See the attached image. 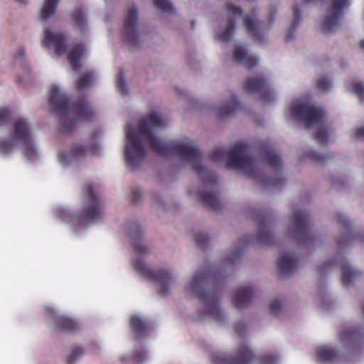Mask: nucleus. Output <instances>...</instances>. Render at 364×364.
I'll return each instance as SVG.
<instances>
[{
    "label": "nucleus",
    "instance_id": "obj_1",
    "mask_svg": "<svg viewBox=\"0 0 364 364\" xmlns=\"http://www.w3.org/2000/svg\"><path fill=\"white\" fill-rule=\"evenodd\" d=\"M164 125L160 114L151 112L141 119L137 132L128 127L126 132L127 144L125 148V159H139L144 156L145 151L139 136L146 139L150 148L156 153L162 155L176 154L182 159H200L201 151L195 141L166 143L156 137L154 129L162 128Z\"/></svg>",
    "mask_w": 364,
    "mask_h": 364
},
{
    "label": "nucleus",
    "instance_id": "obj_2",
    "mask_svg": "<svg viewBox=\"0 0 364 364\" xmlns=\"http://www.w3.org/2000/svg\"><path fill=\"white\" fill-rule=\"evenodd\" d=\"M49 92L48 103L53 113L60 118V132L69 133L78 121L92 119L94 112L85 99L71 102L55 85L50 86Z\"/></svg>",
    "mask_w": 364,
    "mask_h": 364
},
{
    "label": "nucleus",
    "instance_id": "obj_3",
    "mask_svg": "<svg viewBox=\"0 0 364 364\" xmlns=\"http://www.w3.org/2000/svg\"><path fill=\"white\" fill-rule=\"evenodd\" d=\"M223 166L255 179L264 188L280 189L285 184L282 161H225Z\"/></svg>",
    "mask_w": 364,
    "mask_h": 364
},
{
    "label": "nucleus",
    "instance_id": "obj_4",
    "mask_svg": "<svg viewBox=\"0 0 364 364\" xmlns=\"http://www.w3.org/2000/svg\"><path fill=\"white\" fill-rule=\"evenodd\" d=\"M191 162V168L196 174L203 181L204 186L210 190L200 191L198 193L199 198L201 203L213 210H219L222 208V204L219 200L218 194L215 192V186L218 183V178L215 173L205 166L203 161H186Z\"/></svg>",
    "mask_w": 364,
    "mask_h": 364
},
{
    "label": "nucleus",
    "instance_id": "obj_5",
    "mask_svg": "<svg viewBox=\"0 0 364 364\" xmlns=\"http://www.w3.org/2000/svg\"><path fill=\"white\" fill-rule=\"evenodd\" d=\"M210 277L209 272H198L193 277L191 287L193 294L205 305L206 314L220 321L223 316L220 309L219 295L216 292H207L204 289Z\"/></svg>",
    "mask_w": 364,
    "mask_h": 364
},
{
    "label": "nucleus",
    "instance_id": "obj_6",
    "mask_svg": "<svg viewBox=\"0 0 364 364\" xmlns=\"http://www.w3.org/2000/svg\"><path fill=\"white\" fill-rule=\"evenodd\" d=\"M87 199L79 215V222L82 225L101 220L105 215L104 208L99 195L92 185L85 186Z\"/></svg>",
    "mask_w": 364,
    "mask_h": 364
},
{
    "label": "nucleus",
    "instance_id": "obj_7",
    "mask_svg": "<svg viewBox=\"0 0 364 364\" xmlns=\"http://www.w3.org/2000/svg\"><path fill=\"white\" fill-rule=\"evenodd\" d=\"M289 235L298 245L309 246L315 237L310 230L309 215L304 210H296L291 216Z\"/></svg>",
    "mask_w": 364,
    "mask_h": 364
},
{
    "label": "nucleus",
    "instance_id": "obj_8",
    "mask_svg": "<svg viewBox=\"0 0 364 364\" xmlns=\"http://www.w3.org/2000/svg\"><path fill=\"white\" fill-rule=\"evenodd\" d=\"M134 269L149 280L154 281L161 285L158 293L161 296H165L169 293L168 284L172 281L171 274L166 270H154L149 267L143 261L133 262Z\"/></svg>",
    "mask_w": 364,
    "mask_h": 364
},
{
    "label": "nucleus",
    "instance_id": "obj_9",
    "mask_svg": "<svg viewBox=\"0 0 364 364\" xmlns=\"http://www.w3.org/2000/svg\"><path fill=\"white\" fill-rule=\"evenodd\" d=\"M14 135L15 139L24 146L26 157L30 159L38 157L37 149L32 137L31 127L27 119L19 118L14 122Z\"/></svg>",
    "mask_w": 364,
    "mask_h": 364
},
{
    "label": "nucleus",
    "instance_id": "obj_10",
    "mask_svg": "<svg viewBox=\"0 0 364 364\" xmlns=\"http://www.w3.org/2000/svg\"><path fill=\"white\" fill-rule=\"evenodd\" d=\"M324 114L321 107L306 103L295 104L291 107V115L304 122L307 128L321 122Z\"/></svg>",
    "mask_w": 364,
    "mask_h": 364
},
{
    "label": "nucleus",
    "instance_id": "obj_11",
    "mask_svg": "<svg viewBox=\"0 0 364 364\" xmlns=\"http://www.w3.org/2000/svg\"><path fill=\"white\" fill-rule=\"evenodd\" d=\"M277 14V9L271 6L269 11V26L265 27L262 21L257 20V12L255 9H252L251 12L245 15L243 17V24L247 32L251 37L258 43L263 42L262 33L265 29L269 28L270 26L273 23Z\"/></svg>",
    "mask_w": 364,
    "mask_h": 364
},
{
    "label": "nucleus",
    "instance_id": "obj_12",
    "mask_svg": "<svg viewBox=\"0 0 364 364\" xmlns=\"http://www.w3.org/2000/svg\"><path fill=\"white\" fill-rule=\"evenodd\" d=\"M244 89L250 93L259 94L261 100L265 103L274 100V94L263 74H257L248 78L244 83Z\"/></svg>",
    "mask_w": 364,
    "mask_h": 364
},
{
    "label": "nucleus",
    "instance_id": "obj_13",
    "mask_svg": "<svg viewBox=\"0 0 364 364\" xmlns=\"http://www.w3.org/2000/svg\"><path fill=\"white\" fill-rule=\"evenodd\" d=\"M255 356L251 349L246 345H240L238 352L235 355L214 353L211 355V361L213 364H250Z\"/></svg>",
    "mask_w": 364,
    "mask_h": 364
},
{
    "label": "nucleus",
    "instance_id": "obj_14",
    "mask_svg": "<svg viewBox=\"0 0 364 364\" xmlns=\"http://www.w3.org/2000/svg\"><path fill=\"white\" fill-rule=\"evenodd\" d=\"M137 19V9L133 6L128 11L123 27L124 38L132 46H136L139 41V36L136 29Z\"/></svg>",
    "mask_w": 364,
    "mask_h": 364
},
{
    "label": "nucleus",
    "instance_id": "obj_15",
    "mask_svg": "<svg viewBox=\"0 0 364 364\" xmlns=\"http://www.w3.org/2000/svg\"><path fill=\"white\" fill-rule=\"evenodd\" d=\"M247 146L243 143L234 145L230 149L216 148L211 154L210 159H248L246 154Z\"/></svg>",
    "mask_w": 364,
    "mask_h": 364
},
{
    "label": "nucleus",
    "instance_id": "obj_16",
    "mask_svg": "<svg viewBox=\"0 0 364 364\" xmlns=\"http://www.w3.org/2000/svg\"><path fill=\"white\" fill-rule=\"evenodd\" d=\"M44 40L43 45L45 47L53 46L55 53L60 56L67 52V46L65 45V36L63 32L53 33L48 30L44 32Z\"/></svg>",
    "mask_w": 364,
    "mask_h": 364
},
{
    "label": "nucleus",
    "instance_id": "obj_17",
    "mask_svg": "<svg viewBox=\"0 0 364 364\" xmlns=\"http://www.w3.org/2000/svg\"><path fill=\"white\" fill-rule=\"evenodd\" d=\"M337 223L346 230V233L338 241L339 248L350 244L352 241L360 239L364 243V235H357L352 232V228L350 221L341 213L336 215Z\"/></svg>",
    "mask_w": 364,
    "mask_h": 364
},
{
    "label": "nucleus",
    "instance_id": "obj_18",
    "mask_svg": "<svg viewBox=\"0 0 364 364\" xmlns=\"http://www.w3.org/2000/svg\"><path fill=\"white\" fill-rule=\"evenodd\" d=\"M128 234L135 252L139 255L146 254L148 248L141 244L142 231L139 224L136 223L130 224L128 226Z\"/></svg>",
    "mask_w": 364,
    "mask_h": 364
},
{
    "label": "nucleus",
    "instance_id": "obj_19",
    "mask_svg": "<svg viewBox=\"0 0 364 364\" xmlns=\"http://www.w3.org/2000/svg\"><path fill=\"white\" fill-rule=\"evenodd\" d=\"M255 291L250 286L242 287L237 289L232 296V303L237 309L247 306L253 298Z\"/></svg>",
    "mask_w": 364,
    "mask_h": 364
},
{
    "label": "nucleus",
    "instance_id": "obj_20",
    "mask_svg": "<svg viewBox=\"0 0 364 364\" xmlns=\"http://www.w3.org/2000/svg\"><path fill=\"white\" fill-rule=\"evenodd\" d=\"M361 338L359 329L348 328L343 330L339 335L341 343L347 348H355Z\"/></svg>",
    "mask_w": 364,
    "mask_h": 364
},
{
    "label": "nucleus",
    "instance_id": "obj_21",
    "mask_svg": "<svg viewBox=\"0 0 364 364\" xmlns=\"http://www.w3.org/2000/svg\"><path fill=\"white\" fill-rule=\"evenodd\" d=\"M298 259L296 255L285 253L278 260L277 267L280 274H289L296 269Z\"/></svg>",
    "mask_w": 364,
    "mask_h": 364
},
{
    "label": "nucleus",
    "instance_id": "obj_22",
    "mask_svg": "<svg viewBox=\"0 0 364 364\" xmlns=\"http://www.w3.org/2000/svg\"><path fill=\"white\" fill-rule=\"evenodd\" d=\"M233 58L237 63L245 65L249 69L253 68L258 63V59L255 56L247 55L245 49L240 46L235 48Z\"/></svg>",
    "mask_w": 364,
    "mask_h": 364
},
{
    "label": "nucleus",
    "instance_id": "obj_23",
    "mask_svg": "<svg viewBox=\"0 0 364 364\" xmlns=\"http://www.w3.org/2000/svg\"><path fill=\"white\" fill-rule=\"evenodd\" d=\"M269 222L266 218L259 220L258 223L259 234L257 235V241L262 245H273L274 243V237L273 234L269 230Z\"/></svg>",
    "mask_w": 364,
    "mask_h": 364
},
{
    "label": "nucleus",
    "instance_id": "obj_24",
    "mask_svg": "<svg viewBox=\"0 0 364 364\" xmlns=\"http://www.w3.org/2000/svg\"><path fill=\"white\" fill-rule=\"evenodd\" d=\"M316 356L318 362L321 363H336L339 358V354L335 348L326 346L318 348Z\"/></svg>",
    "mask_w": 364,
    "mask_h": 364
},
{
    "label": "nucleus",
    "instance_id": "obj_25",
    "mask_svg": "<svg viewBox=\"0 0 364 364\" xmlns=\"http://www.w3.org/2000/svg\"><path fill=\"white\" fill-rule=\"evenodd\" d=\"M85 48L81 44L75 45L68 55V60L70 66L76 70L80 67V58L84 54Z\"/></svg>",
    "mask_w": 364,
    "mask_h": 364
},
{
    "label": "nucleus",
    "instance_id": "obj_26",
    "mask_svg": "<svg viewBox=\"0 0 364 364\" xmlns=\"http://www.w3.org/2000/svg\"><path fill=\"white\" fill-rule=\"evenodd\" d=\"M342 284L344 287L350 286L354 279L357 278L358 272L350 267L348 263H343L341 264Z\"/></svg>",
    "mask_w": 364,
    "mask_h": 364
},
{
    "label": "nucleus",
    "instance_id": "obj_27",
    "mask_svg": "<svg viewBox=\"0 0 364 364\" xmlns=\"http://www.w3.org/2000/svg\"><path fill=\"white\" fill-rule=\"evenodd\" d=\"M57 328L68 333H73L77 330L76 322L65 316H58L55 320Z\"/></svg>",
    "mask_w": 364,
    "mask_h": 364
},
{
    "label": "nucleus",
    "instance_id": "obj_28",
    "mask_svg": "<svg viewBox=\"0 0 364 364\" xmlns=\"http://www.w3.org/2000/svg\"><path fill=\"white\" fill-rule=\"evenodd\" d=\"M132 331L139 336H144L148 330V323L139 316H132L130 318Z\"/></svg>",
    "mask_w": 364,
    "mask_h": 364
},
{
    "label": "nucleus",
    "instance_id": "obj_29",
    "mask_svg": "<svg viewBox=\"0 0 364 364\" xmlns=\"http://www.w3.org/2000/svg\"><path fill=\"white\" fill-rule=\"evenodd\" d=\"M240 107V104L237 100L236 96L233 95L228 103L218 108V114L222 117L229 116L237 110Z\"/></svg>",
    "mask_w": 364,
    "mask_h": 364
},
{
    "label": "nucleus",
    "instance_id": "obj_30",
    "mask_svg": "<svg viewBox=\"0 0 364 364\" xmlns=\"http://www.w3.org/2000/svg\"><path fill=\"white\" fill-rule=\"evenodd\" d=\"M58 0H45L41 10V19L46 21L55 12Z\"/></svg>",
    "mask_w": 364,
    "mask_h": 364
},
{
    "label": "nucleus",
    "instance_id": "obj_31",
    "mask_svg": "<svg viewBox=\"0 0 364 364\" xmlns=\"http://www.w3.org/2000/svg\"><path fill=\"white\" fill-rule=\"evenodd\" d=\"M87 151V147L80 144H75L70 150L63 156H58L59 159H77L82 157Z\"/></svg>",
    "mask_w": 364,
    "mask_h": 364
},
{
    "label": "nucleus",
    "instance_id": "obj_32",
    "mask_svg": "<svg viewBox=\"0 0 364 364\" xmlns=\"http://www.w3.org/2000/svg\"><path fill=\"white\" fill-rule=\"evenodd\" d=\"M73 20L75 26L80 31H84L87 29V22L85 14L81 7H77L73 14Z\"/></svg>",
    "mask_w": 364,
    "mask_h": 364
},
{
    "label": "nucleus",
    "instance_id": "obj_33",
    "mask_svg": "<svg viewBox=\"0 0 364 364\" xmlns=\"http://www.w3.org/2000/svg\"><path fill=\"white\" fill-rule=\"evenodd\" d=\"M235 20L232 18H229L228 24L225 29L218 36V39L223 43H229L232 37L233 33L235 29Z\"/></svg>",
    "mask_w": 364,
    "mask_h": 364
},
{
    "label": "nucleus",
    "instance_id": "obj_34",
    "mask_svg": "<svg viewBox=\"0 0 364 364\" xmlns=\"http://www.w3.org/2000/svg\"><path fill=\"white\" fill-rule=\"evenodd\" d=\"M17 141L11 137L0 138V153L10 154L17 147Z\"/></svg>",
    "mask_w": 364,
    "mask_h": 364
},
{
    "label": "nucleus",
    "instance_id": "obj_35",
    "mask_svg": "<svg viewBox=\"0 0 364 364\" xmlns=\"http://www.w3.org/2000/svg\"><path fill=\"white\" fill-rule=\"evenodd\" d=\"M292 11L294 20L291 23V31H289L287 36V41H289L293 38V33L296 29L301 20V11L298 5H294L292 7Z\"/></svg>",
    "mask_w": 364,
    "mask_h": 364
},
{
    "label": "nucleus",
    "instance_id": "obj_36",
    "mask_svg": "<svg viewBox=\"0 0 364 364\" xmlns=\"http://www.w3.org/2000/svg\"><path fill=\"white\" fill-rule=\"evenodd\" d=\"M83 353L82 348L79 346H73L70 349V353L66 358L68 364L73 363L78 359Z\"/></svg>",
    "mask_w": 364,
    "mask_h": 364
},
{
    "label": "nucleus",
    "instance_id": "obj_37",
    "mask_svg": "<svg viewBox=\"0 0 364 364\" xmlns=\"http://www.w3.org/2000/svg\"><path fill=\"white\" fill-rule=\"evenodd\" d=\"M92 76L90 73L82 75L76 82V86L79 90H82L88 87L92 82Z\"/></svg>",
    "mask_w": 364,
    "mask_h": 364
},
{
    "label": "nucleus",
    "instance_id": "obj_38",
    "mask_svg": "<svg viewBox=\"0 0 364 364\" xmlns=\"http://www.w3.org/2000/svg\"><path fill=\"white\" fill-rule=\"evenodd\" d=\"M116 87L122 95H127L128 92L124 79V73L122 70L119 73L116 82Z\"/></svg>",
    "mask_w": 364,
    "mask_h": 364
},
{
    "label": "nucleus",
    "instance_id": "obj_39",
    "mask_svg": "<svg viewBox=\"0 0 364 364\" xmlns=\"http://www.w3.org/2000/svg\"><path fill=\"white\" fill-rule=\"evenodd\" d=\"M154 4L156 8L164 13L171 12L173 10L172 4L168 0H154Z\"/></svg>",
    "mask_w": 364,
    "mask_h": 364
},
{
    "label": "nucleus",
    "instance_id": "obj_40",
    "mask_svg": "<svg viewBox=\"0 0 364 364\" xmlns=\"http://www.w3.org/2000/svg\"><path fill=\"white\" fill-rule=\"evenodd\" d=\"M11 119V112L7 107L0 109V126L9 124Z\"/></svg>",
    "mask_w": 364,
    "mask_h": 364
},
{
    "label": "nucleus",
    "instance_id": "obj_41",
    "mask_svg": "<svg viewBox=\"0 0 364 364\" xmlns=\"http://www.w3.org/2000/svg\"><path fill=\"white\" fill-rule=\"evenodd\" d=\"M352 92L363 101L364 100V83L361 82L352 84Z\"/></svg>",
    "mask_w": 364,
    "mask_h": 364
},
{
    "label": "nucleus",
    "instance_id": "obj_42",
    "mask_svg": "<svg viewBox=\"0 0 364 364\" xmlns=\"http://www.w3.org/2000/svg\"><path fill=\"white\" fill-rule=\"evenodd\" d=\"M277 361V355L273 354H267L259 358V364H276Z\"/></svg>",
    "mask_w": 364,
    "mask_h": 364
},
{
    "label": "nucleus",
    "instance_id": "obj_43",
    "mask_svg": "<svg viewBox=\"0 0 364 364\" xmlns=\"http://www.w3.org/2000/svg\"><path fill=\"white\" fill-rule=\"evenodd\" d=\"M194 241L199 247L205 246L208 244L209 238L207 235L203 233H196L193 236Z\"/></svg>",
    "mask_w": 364,
    "mask_h": 364
},
{
    "label": "nucleus",
    "instance_id": "obj_44",
    "mask_svg": "<svg viewBox=\"0 0 364 364\" xmlns=\"http://www.w3.org/2000/svg\"><path fill=\"white\" fill-rule=\"evenodd\" d=\"M226 10L229 15L241 16L242 14V8L240 6H235L232 3H228L226 4Z\"/></svg>",
    "mask_w": 364,
    "mask_h": 364
},
{
    "label": "nucleus",
    "instance_id": "obj_45",
    "mask_svg": "<svg viewBox=\"0 0 364 364\" xmlns=\"http://www.w3.org/2000/svg\"><path fill=\"white\" fill-rule=\"evenodd\" d=\"M331 86V82L329 79L326 77H322L318 79L316 83V87L318 89L322 91L328 90Z\"/></svg>",
    "mask_w": 364,
    "mask_h": 364
},
{
    "label": "nucleus",
    "instance_id": "obj_46",
    "mask_svg": "<svg viewBox=\"0 0 364 364\" xmlns=\"http://www.w3.org/2000/svg\"><path fill=\"white\" fill-rule=\"evenodd\" d=\"M144 161H125V166L128 171L134 172L141 167L142 162Z\"/></svg>",
    "mask_w": 364,
    "mask_h": 364
},
{
    "label": "nucleus",
    "instance_id": "obj_47",
    "mask_svg": "<svg viewBox=\"0 0 364 364\" xmlns=\"http://www.w3.org/2000/svg\"><path fill=\"white\" fill-rule=\"evenodd\" d=\"M316 140L321 144H326L328 139V132L326 129L317 130L315 134Z\"/></svg>",
    "mask_w": 364,
    "mask_h": 364
},
{
    "label": "nucleus",
    "instance_id": "obj_48",
    "mask_svg": "<svg viewBox=\"0 0 364 364\" xmlns=\"http://www.w3.org/2000/svg\"><path fill=\"white\" fill-rule=\"evenodd\" d=\"M282 308V304L278 299L273 301L269 306L270 312L277 316L279 313Z\"/></svg>",
    "mask_w": 364,
    "mask_h": 364
},
{
    "label": "nucleus",
    "instance_id": "obj_49",
    "mask_svg": "<svg viewBox=\"0 0 364 364\" xmlns=\"http://www.w3.org/2000/svg\"><path fill=\"white\" fill-rule=\"evenodd\" d=\"M141 198V193L139 189L136 188H132V203L136 204L140 202Z\"/></svg>",
    "mask_w": 364,
    "mask_h": 364
},
{
    "label": "nucleus",
    "instance_id": "obj_50",
    "mask_svg": "<svg viewBox=\"0 0 364 364\" xmlns=\"http://www.w3.org/2000/svg\"><path fill=\"white\" fill-rule=\"evenodd\" d=\"M264 159H281L278 154L275 153L272 149L267 148L264 151Z\"/></svg>",
    "mask_w": 364,
    "mask_h": 364
},
{
    "label": "nucleus",
    "instance_id": "obj_51",
    "mask_svg": "<svg viewBox=\"0 0 364 364\" xmlns=\"http://www.w3.org/2000/svg\"><path fill=\"white\" fill-rule=\"evenodd\" d=\"M246 325L243 322H237L235 324V331L239 336H242L246 331Z\"/></svg>",
    "mask_w": 364,
    "mask_h": 364
},
{
    "label": "nucleus",
    "instance_id": "obj_52",
    "mask_svg": "<svg viewBox=\"0 0 364 364\" xmlns=\"http://www.w3.org/2000/svg\"><path fill=\"white\" fill-rule=\"evenodd\" d=\"M146 353L145 351L141 350L136 353L134 355V360L136 362L141 363L146 359Z\"/></svg>",
    "mask_w": 364,
    "mask_h": 364
},
{
    "label": "nucleus",
    "instance_id": "obj_53",
    "mask_svg": "<svg viewBox=\"0 0 364 364\" xmlns=\"http://www.w3.org/2000/svg\"><path fill=\"white\" fill-rule=\"evenodd\" d=\"M335 264L334 261H330L326 264H323L321 266L319 267L318 271L320 274H322L323 272L325 271L326 269H327L330 266H333Z\"/></svg>",
    "mask_w": 364,
    "mask_h": 364
},
{
    "label": "nucleus",
    "instance_id": "obj_54",
    "mask_svg": "<svg viewBox=\"0 0 364 364\" xmlns=\"http://www.w3.org/2000/svg\"><path fill=\"white\" fill-rule=\"evenodd\" d=\"M241 244H250L253 242V237L252 235H245L240 241Z\"/></svg>",
    "mask_w": 364,
    "mask_h": 364
},
{
    "label": "nucleus",
    "instance_id": "obj_55",
    "mask_svg": "<svg viewBox=\"0 0 364 364\" xmlns=\"http://www.w3.org/2000/svg\"><path fill=\"white\" fill-rule=\"evenodd\" d=\"M24 55H25V49L23 48H19L16 51L14 58L16 60H17L18 58H21L24 57Z\"/></svg>",
    "mask_w": 364,
    "mask_h": 364
},
{
    "label": "nucleus",
    "instance_id": "obj_56",
    "mask_svg": "<svg viewBox=\"0 0 364 364\" xmlns=\"http://www.w3.org/2000/svg\"><path fill=\"white\" fill-rule=\"evenodd\" d=\"M308 159H315V160H317V159H323L318 153H316L315 151H312L309 154Z\"/></svg>",
    "mask_w": 364,
    "mask_h": 364
},
{
    "label": "nucleus",
    "instance_id": "obj_57",
    "mask_svg": "<svg viewBox=\"0 0 364 364\" xmlns=\"http://www.w3.org/2000/svg\"><path fill=\"white\" fill-rule=\"evenodd\" d=\"M355 134L358 137L364 136V126L356 129Z\"/></svg>",
    "mask_w": 364,
    "mask_h": 364
},
{
    "label": "nucleus",
    "instance_id": "obj_58",
    "mask_svg": "<svg viewBox=\"0 0 364 364\" xmlns=\"http://www.w3.org/2000/svg\"><path fill=\"white\" fill-rule=\"evenodd\" d=\"M360 48L364 50V39L361 40L359 43Z\"/></svg>",
    "mask_w": 364,
    "mask_h": 364
},
{
    "label": "nucleus",
    "instance_id": "obj_59",
    "mask_svg": "<svg viewBox=\"0 0 364 364\" xmlns=\"http://www.w3.org/2000/svg\"><path fill=\"white\" fill-rule=\"evenodd\" d=\"M235 256H236L237 257H240V253L236 252V253H235Z\"/></svg>",
    "mask_w": 364,
    "mask_h": 364
},
{
    "label": "nucleus",
    "instance_id": "obj_60",
    "mask_svg": "<svg viewBox=\"0 0 364 364\" xmlns=\"http://www.w3.org/2000/svg\"><path fill=\"white\" fill-rule=\"evenodd\" d=\"M362 311H363V315H364V306H363V308H362Z\"/></svg>",
    "mask_w": 364,
    "mask_h": 364
},
{
    "label": "nucleus",
    "instance_id": "obj_61",
    "mask_svg": "<svg viewBox=\"0 0 364 364\" xmlns=\"http://www.w3.org/2000/svg\"><path fill=\"white\" fill-rule=\"evenodd\" d=\"M194 23H195L194 21H192V27L194 26Z\"/></svg>",
    "mask_w": 364,
    "mask_h": 364
}]
</instances>
